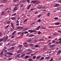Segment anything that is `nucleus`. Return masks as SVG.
Returning <instances> with one entry per match:
<instances>
[{
  "mask_svg": "<svg viewBox=\"0 0 61 61\" xmlns=\"http://www.w3.org/2000/svg\"><path fill=\"white\" fill-rule=\"evenodd\" d=\"M61 52V51L60 50H59L58 51V52H57V55H58L59 54H60V53Z\"/></svg>",
  "mask_w": 61,
  "mask_h": 61,
  "instance_id": "14",
  "label": "nucleus"
},
{
  "mask_svg": "<svg viewBox=\"0 0 61 61\" xmlns=\"http://www.w3.org/2000/svg\"><path fill=\"white\" fill-rule=\"evenodd\" d=\"M19 0H13V1L14 2H17V1H18Z\"/></svg>",
  "mask_w": 61,
  "mask_h": 61,
  "instance_id": "38",
  "label": "nucleus"
},
{
  "mask_svg": "<svg viewBox=\"0 0 61 61\" xmlns=\"http://www.w3.org/2000/svg\"><path fill=\"white\" fill-rule=\"evenodd\" d=\"M38 34L39 35H40V34H41V32H40V31L38 32Z\"/></svg>",
  "mask_w": 61,
  "mask_h": 61,
  "instance_id": "52",
  "label": "nucleus"
},
{
  "mask_svg": "<svg viewBox=\"0 0 61 61\" xmlns=\"http://www.w3.org/2000/svg\"><path fill=\"white\" fill-rule=\"evenodd\" d=\"M44 39H42V38L40 40V41H44Z\"/></svg>",
  "mask_w": 61,
  "mask_h": 61,
  "instance_id": "41",
  "label": "nucleus"
},
{
  "mask_svg": "<svg viewBox=\"0 0 61 61\" xmlns=\"http://www.w3.org/2000/svg\"><path fill=\"white\" fill-rule=\"evenodd\" d=\"M38 22H41V20H40V19H39V20H38L37 22H38Z\"/></svg>",
  "mask_w": 61,
  "mask_h": 61,
  "instance_id": "42",
  "label": "nucleus"
},
{
  "mask_svg": "<svg viewBox=\"0 0 61 61\" xmlns=\"http://www.w3.org/2000/svg\"><path fill=\"white\" fill-rule=\"evenodd\" d=\"M25 56V54L23 53L21 55V56H20V57H21V58H23Z\"/></svg>",
  "mask_w": 61,
  "mask_h": 61,
  "instance_id": "4",
  "label": "nucleus"
},
{
  "mask_svg": "<svg viewBox=\"0 0 61 61\" xmlns=\"http://www.w3.org/2000/svg\"><path fill=\"white\" fill-rule=\"evenodd\" d=\"M27 1V2L28 3H30V0H26Z\"/></svg>",
  "mask_w": 61,
  "mask_h": 61,
  "instance_id": "30",
  "label": "nucleus"
},
{
  "mask_svg": "<svg viewBox=\"0 0 61 61\" xmlns=\"http://www.w3.org/2000/svg\"><path fill=\"white\" fill-rule=\"evenodd\" d=\"M28 61H32L33 60L31 58H30L28 59Z\"/></svg>",
  "mask_w": 61,
  "mask_h": 61,
  "instance_id": "22",
  "label": "nucleus"
},
{
  "mask_svg": "<svg viewBox=\"0 0 61 61\" xmlns=\"http://www.w3.org/2000/svg\"><path fill=\"white\" fill-rule=\"evenodd\" d=\"M27 54L28 55H30V54H31V53L30 52H28L27 53Z\"/></svg>",
  "mask_w": 61,
  "mask_h": 61,
  "instance_id": "51",
  "label": "nucleus"
},
{
  "mask_svg": "<svg viewBox=\"0 0 61 61\" xmlns=\"http://www.w3.org/2000/svg\"><path fill=\"white\" fill-rule=\"evenodd\" d=\"M11 26L12 27V28H14V25L13 24V23H12V22L11 23Z\"/></svg>",
  "mask_w": 61,
  "mask_h": 61,
  "instance_id": "15",
  "label": "nucleus"
},
{
  "mask_svg": "<svg viewBox=\"0 0 61 61\" xmlns=\"http://www.w3.org/2000/svg\"><path fill=\"white\" fill-rule=\"evenodd\" d=\"M10 57V55H8L7 56V57Z\"/></svg>",
  "mask_w": 61,
  "mask_h": 61,
  "instance_id": "63",
  "label": "nucleus"
},
{
  "mask_svg": "<svg viewBox=\"0 0 61 61\" xmlns=\"http://www.w3.org/2000/svg\"><path fill=\"white\" fill-rule=\"evenodd\" d=\"M28 42H31V41H32V40H31V39H30L28 40Z\"/></svg>",
  "mask_w": 61,
  "mask_h": 61,
  "instance_id": "34",
  "label": "nucleus"
},
{
  "mask_svg": "<svg viewBox=\"0 0 61 61\" xmlns=\"http://www.w3.org/2000/svg\"><path fill=\"white\" fill-rule=\"evenodd\" d=\"M27 51H30V52H32V51H32V50H31V49H28L27 50Z\"/></svg>",
  "mask_w": 61,
  "mask_h": 61,
  "instance_id": "24",
  "label": "nucleus"
},
{
  "mask_svg": "<svg viewBox=\"0 0 61 61\" xmlns=\"http://www.w3.org/2000/svg\"><path fill=\"white\" fill-rule=\"evenodd\" d=\"M59 4H56L55 5V7H57V6H59Z\"/></svg>",
  "mask_w": 61,
  "mask_h": 61,
  "instance_id": "23",
  "label": "nucleus"
},
{
  "mask_svg": "<svg viewBox=\"0 0 61 61\" xmlns=\"http://www.w3.org/2000/svg\"><path fill=\"white\" fill-rule=\"evenodd\" d=\"M16 15V13H14L11 16H15Z\"/></svg>",
  "mask_w": 61,
  "mask_h": 61,
  "instance_id": "36",
  "label": "nucleus"
},
{
  "mask_svg": "<svg viewBox=\"0 0 61 61\" xmlns=\"http://www.w3.org/2000/svg\"><path fill=\"white\" fill-rule=\"evenodd\" d=\"M28 33V32L27 31H25L24 32V34H27Z\"/></svg>",
  "mask_w": 61,
  "mask_h": 61,
  "instance_id": "54",
  "label": "nucleus"
},
{
  "mask_svg": "<svg viewBox=\"0 0 61 61\" xmlns=\"http://www.w3.org/2000/svg\"><path fill=\"white\" fill-rule=\"evenodd\" d=\"M14 29V28H11L10 29V31H11V32H13V30Z\"/></svg>",
  "mask_w": 61,
  "mask_h": 61,
  "instance_id": "27",
  "label": "nucleus"
},
{
  "mask_svg": "<svg viewBox=\"0 0 61 61\" xmlns=\"http://www.w3.org/2000/svg\"><path fill=\"white\" fill-rule=\"evenodd\" d=\"M58 2H59V3H61V0H59L58 1Z\"/></svg>",
  "mask_w": 61,
  "mask_h": 61,
  "instance_id": "56",
  "label": "nucleus"
},
{
  "mask_svg": "<svg viewBox=\"0 0 61 61\" xmlns=\"http://www.w3.org/2000/svg\"><path fill=\"white\" fill-rule=\"evenodd\" d=\"M26 2V0H23L22 2V3H25V2Z\"/></svg>",
  "mask_w": 61,
  "mask_h": 61,
  "instance_id": "25",
  "label": "nucleus"
},
{
  "mask_svg": "<svg viewBox=\"0 0 61 61\" xmlns=\"http://www.w3.org/2000/svg\"><path fill=\"white\" fill-rule=\"evenodd\" d=\"M17 29H21V27L19 26L17 28Z\"/></svg>",
  "mask_w": 61,
  "mask_h": 61,
  "instance_id": "35",
  "label": "nucleus"
},
{
  "mask_svg": "<svg viewBox=\"0 0 61 61\" xmlns=\"http://www.w3.org/2000/svg\"><path fill=\"white\" fill-rule=\"evenodd\" d=\"M2 44H3V43L2 42L0 43V46H2Z\"/></svg>",
  "mask_w": 61,
  "mask_h": 61,
  "instance_id": "61",
  "label": "nucleus"
},
{
  "mask_svg": "<svg viewBox=\"0 0 61 61\" xmlns=\"http://www.w3.org/2000/svg\"><path fill=\"white\" fill-rule=\"evenodd\" d=\"M23 6H24V5H23V4H21L20 5V7H23Z\"/></svg>",
  "mask_w": 61,
  "mask_h": 61,
  "instance_id": "28",
  "label": "nucleus"
},
{
  "mask_svg": "<svg viewBox=\"0 0 61 61\" xmlns=\"http://www.w3.org/2000/svg\"><path fill=\"white\" fill-rule=\"evenodd\" d=\"M35 23H36V22L34 21L32 23H31L30 24V25H34V24H35Z\"/></svg>",
  "mask_w": 61,
  "mask_h": 61,
  "instance_id": "40",
  "label": "nucleus"
},
{
  "mask_svg": "<svg viewBox=\"0 0 61 61\" xmlns=\"http://www.w3.org/2000/svg\"><path fill=\"white\" fill-rule=\"evenodd\" d=\"M33 45H34V44H29V45L30 46H33Z\"/></svg>",
  "mask_w": 61,
  "mask_h": 61,
  "instance_id": "48",
  "label": "nucleus"
},
{
  "mask_svg": "<svg viewBox=\"0 0 61 61\" xmlns=\"http://www.w3.org/2000/svg\"><path fill=\"white\" fill-rule=\"evenodd\" d=\"M6 55H10V56H13V54L12 53H10V52H7L6 53Z\"/></svg>",
  "mask_w": 61,
  "mask_h": 61,
  "instance_id": "2",
  "label": "nucleus"
},
{
  "mask_svg": "<svg viewBox=\"0 0 61 61\" xmlns=\"http://www.w3.org/2000/svg\"><path fill=\"white\" fill-rule=\"evenodd\" d=\"M40 28V26H39L35 29L36 30H38L39 29V28Z\"/></svg>",
  "mask_w": 61,
  "mask_h": 61,
  "instance_id": "11",
  "label": "nucleus"
},
{
  "mask_svg": "<svg viewBox=\"0 0 61 61\" xmlns=\"http://www.w3.org/2000/svg\"><path fill=\"white\" fill-rule=\"evenodd\" d=\"M50 58V56L48 57H45V58L46 59H49V58Z\"/></svg>",
  "mask_w": 61,
  "mask_h": 61,
  "instance_id": "32",
  "label": "nucleus"
},
{
  "mask_svg": "<svg viewBox=\"0 0 61 61\" xmlns=\"http://www.w3.org/2000/svg\"><path fill=\"white\" fill-rule=\"evenodd\" d=\"M11 20H15V18L14 17H12L11 18Z\"/></svg>",
  "mask_w": 61,
  "mask_h": 61,
  "instance_id": "20",
  "label": "nucleus"
},
{
  "mask_svg": "<svg viewBox=\"0 0 61 61\" xmlns=\"http://www.w3.org/2000/svg\"><path fill=\"white\" fill-rule=\"evenodd\" d=\"M27 20H28V19H26L24 20V21L23 22V23H25V22H26V21H27Z\"/></svg>",
  "mask_w": 61,
  "mask_h": 61,
  "instance_id": "26",
  "label": "nucleus"
},
{
  "mask_svg": "<svg viewBox=\"0 0 61 61\" xmlns=\"http://www.w3.org/2000/svg\"><path fill=\"white\" fill-rule=\"evenodd\" d=\"M17 9V8L16 7H15L13 9V11L14 12H15Z\"/></svg>",
  "mask_w": 61,
  "mask_h": 61,
  "instance_id": "7",
  "label": "nucleus"
},
{
  "mask_svg": "<svg viewBox=\"0 0 61 61\" xmlns=\"http://www.w3.org/2000/svg\"><path fill=\"white\" fill-rule=\"evenodd\" d=\"M38 46H39L38 45H36L35 46V47H38Z\"/></svg>",
  "mask_w": 61,
  "mask_h": 61,
  "instance_id": "47",
  "label": "nucleus"
},
{
  "mask_svg": "<svg viewBox=\"0 0 61 61\" xmlns=\"http://www.w3.org/2000/svg\"><path fill=\"white\" fill-rule=\"evenodd\" d=\"M20 54H19L18 55H17L15 56V57L16 58H17V57H18V58H20Z\"/></svg>",
  "mask_w": 61,
  "mask_h": 61,
  "instance_id": "9",
  "label": "nucleus"
},
{
  "mask_svg": "<svg viewBox=\"0 0 61 61\" xmlns=\"http://www.w3.org/2000/svg\"><path fill=\"white\" fill-rule=\"evenodd\" d=\"M36 58V56H33V58H32L33 59H35Z\"/></svg>",
  "mask_w": 61,
  "mask_h": 61,
  "instance_id": "49",
  "label": "nucleus"
},
{
  "mask_svg": "<svg viewBox=\"0 0 61 61\" xmlns=\"http://www.w3.org/2000/svg\"><path fill=\"white\" fill-rule=\"evenodd\" d=\"M36 8L37 9H41V8H42V7L41 6H39L36 7Z\"/></svg>",
  "mask_w": 61,
  "mask_h": 61,
  "instance_id": "10",
  "label": "nucleus"
},
{
  "mask_svg": "<svg viewBox=\"0 0 61 61\" xmlns=\"http://www.w3.org/2000/svg\"><path fill=\"white\" fill-rule=\"evenodd\" d=\"M55 46V45H51L50 46V48H53V47H54Z\"/></svg>",
  "mask_w": 61,
  "mask_h": 61,
  "instance_id": "16",
  "label": "nucleus"
},
{
  "mask_svg": "<svg viewBox=\"0 0 61 61\" xmlns=\"http://www.w3.org/2000/svg\"><path fill=\"white\" fill-rule=\"evenodd\" d=\"M44 59V57H42L41 58V59H39V60L40 61H41V60H43Z\"/></svg>",
  "mask_w": 61,
  "mask_h": 61,
  "instance_id": "21",
  "label": "nucleus"
},
{
  "mask_svg": "<svg viewBox=\"0 0 61 61\" xmlns=\"http://www.w3.org/2000/svg\"><path fill=\"white\" fill-rule=\"evenodd\" d=\"M6 49V46H5L4 47V50H5Z\"/></svg>",
  "mask_w": 61,
  "mask_h": 61,
  "instance_id": "60",
  "label": "nucleus"
},
{
  "mask_svg": "<svg viewBox=\"0 0 61 61\" xmlns=\"http://www.w3.org/2000/svg\"><path fill=\"white\" fill-rule=\"evenodd\" d=\"M27 43L25 42L24 43V45L25 46V47H27V46H28V45H27Z\"/></svg>",
  "mask_w": 61,
  "mask_h": 61,
  "instance_id": "6",
  "label": "nucleus"
},
{
  "mask_svg": "<svg viewBox=\"0 0 61 61\" xmlns=\"http://www.w3.org/2000/svg\"><path fill=\"white\" fill-rule=\"evenodd\" d=\"M7 24H10V21H9L7 22Z\"/></svg>",
  "mask_w": 61,
  "mask_h": 61,
  "instance_id": "50",
  "label": "nucleus"
},
{
  "mask_svg": "<svg viewBox=\"0 0 61 61\" xmlns=\"http://www.w3.org/2000/svg\"><path fill=\"white\" fill-rule=\"evenodd\" d=\"M51 44H52V42H51V43H49L48 45L49 46H50V45H51Z\"/></svg>",
  "mask_w": 61,
  "mask_h": 61,
  "instance_id": "55",
  "label": "nucleus"
},
{
  "mask_svg": "<svg viewBox=\"0 0 61 61\" xmlns=\"http://www.w3.org/2000/svg\"><path fill=\"white\" fill-rule=\"evenodd\" d=\"M15 38V36H11V38Z\"/></svg>",
  "mask_w": 61,
  "mask_h": 61,
  "instance_id": "62",
  "label": "nucleus"
},
{
  "mask_svg": "<svg viewBox=\"0 0 61 61\" xmlns=\"http://www.w3.org/2000/svg\"><path fill=\"white\" fill-rule=\"evenodd\" d=\"M28 56H25V58H28Z\"/></svg>",
  "mask_w": 61,
  "mask_h": 61,
  "instance_id": "58",
  "label": "nucleus"
},
{
  "mask_svg": "<svg viewBox=\"0 0 61 61\" xmlns=\"http://www.w3.org/2000/svg\"><path fill=\"white\" fill-rule=\"evenodd\" d=\"M16 31H14L13 32V33H12V36H13V35H15V34L16 33Z\"/></svg>",
  "mask_w": 61,
  "mask_h": 61,
  "instance_id": "19",
  "label": "nucleus"
},
{
  "mask_svg": "<svg viewBox=\"0 0 61 61\" xmlns=\"http://www.w3.org/2000/svg\"><path fill=\"white\" fill-rule=\"evenodd\" d=\"M34 36V35H33V34H30L29 35V37H32V36Z\"/></svg>",
  "mask_w": 61,
  "mask_h": 61,
  "instance_id": "18",
  "label": "nucleus"
},
{
  "mask_svg": "<svg viewBox=\"0 0 61 61\" xmlns=\"http://www.w3.org/2000/svg\"><path fill=\"white\" fill-rule=\"evenodd\" d=\"M40 57H41V56H38L36 58V59H38L39 58H40Z\"/></svg>",
  "mask_w": 61,
  "mask_h": 61,
  "instance_id": "39",
  "label": "nucleus"
},
{
  "mask_svg": "<svg viewBox=\"0 0 61 61\" xmlns=\"http://www.w3.org/2000/svg\"><path fill=\"white\" fill-rule=\"evenodd\" d=\"M41 15H39L38 16H37L38 18H39V17H40V16H41Z\"/></svg>",
  "mask_w": 61,
  "mask_h": 61,
  "instance_id": "53",
  "label": "nucleus"
},
{
  "mask_svg": "<svg viewBox=\"0 0 61 61\" xmlns=\"http://www.w3.org/2000/svg\"><path fill=\"white\" fill-rule=\"evenodd\" d=\"M31 4H30L29 5V6H28L27 7V9L28 10L29 9V8H30V7H31Z\"/></svg>",
  "mask_w": 61,
  "mask_h": 61,
  "instance_id": "13",
  "label": "nucleus"
},
{
  "mask_svg": "<svg viewBox=\"0 0 61 61\" xmlns=\"http://www.w3.org/2000/svg\"><path fill=\"white\" fill-rule=\"evenodd\" d=\"M4 40V39H0V42H2V41H3Z\"/></svg>",
  "mask_w": 61,
  "mask_h": 61,
  "instance_id": "43",
  "label": "nucleus"
},
{
  "mask_svg": "<svg viewBox=\"0 0 61 61\" xmlns=\"http://www.w3.org/2000/svg\"><path fill=\"white\" fill-rule=\"evenodd\" d=\"M55 43V41H53L52 42H51L52 43Z\"/></svg>",
  "mask_w": 61,
  "mask_h": 61,
  "instance_id": "59",
  "label": "nucleus"
},
{
  "mask_svg": "<svg viewBox=\"0 0 61 61\" xmlns=\"http://www.w3.org/2000/svg\"><path fill=\"white\" fill-rule=\"evenodd\" d=\"M4 13H5V12H3L1 13V15H5V14H4Z\"/></svg>",
  "mask_w": 61,
  "mask_h": 61,
  "instance_id": "37",
  "label": "nucleus"
},
{
  "mask_svg": "<svg viewBox=\"0 0 61 61\" xmlns=\"http://www.w3.org/2000/svg\"><path fill=\"white\" fill-rule=\"evenodd\" d=\"M46 48H47L46 46H45L43 47V49L45 50V49H46Z\"/></svg>",
  "mask_w": 61,
  "mask_h": 61,
  "instance_id": "17",
  "label": "nucleus"
},
{
  "mask_svg": "<svg viewBox=\"0 0 61 61\" xmlns=\"http://www.w3.org/2000/svg\"><path fill=\"white\" fill-rule=\"evenodd\" d=\"M36 2V1H31V3H35Z\"/></svg>",
  "mask_w": 61,
  "mask_h": 61,
  "instance_id": "29",
  "label": "nucleus"
},
{
  "mask_svg": "<svg viewBox=\"0 0 61 61\" xmlns=\"http://www.w3.org/2000/svg\"><path fill=\"white\" fill-rule=\"evenodd\" d=\"M15 49V47H12L11 48H9V50H10V51H11V50H14Z\"/></svg>",
  "mask_w": 61,
  "mask_h": 61,
  "instance_id": "5",
  "label": "nucleus"
},
{
  "mask_svg": "<svg viewBox=\"0 0 61 61\" xmlns=\"http://www.w3.org/2000/svg\"><path fill=\"white\" fill-rule=\"evenodd\" d=\"M54 20H57L58 19V17H56L54 18Z\"/></svg>",
  "mask_w": 61,
  "mask_h": 61,
  "instance_id": "46",
  "label": "nucleus"
},
{
  "mask_svg": "<svg viewBox=\"0 0 61 61\" xmlns=\"http://www.w3.org/2000/svg\"><path fill=\"white\" fill-rule=\"evenodd\" d=\"M8 38V36H7L6 37L4 38L3 39L5 41H6Z\"/></svg>",
  "mask_w": 61,
  "mask_h": 61,
  "instance_id": "3",
  "label": "nucleus"
},
{
  "mask_svg": "<svg viewBox=\"0 0 61 61\" xmlns=\"http://www.w3.org/2000/svg\"><path fill=\"white\" fill-rule=\"evenodd\" d=\"M21 34H22V32H20L18 33V35H21Z\"/></svg>",
  "mask_w": 61,
  "mask_h": 61,
  "instance_id": "45",
  "label": "nucleus"
},
{
  "mask_svg": "<svg viewBox=\"0 0 61 61\" xmlns=\"http://www.w3.org/2000/svg\"><path fill=\"white\" fill-rule=\"evenodd\" d=\"M22 51L23 50L22 49L20 50H19V51H20V52H22Z\"/></svg>",
  "mask_w": 61,
  "mask_h": 61,
  "instance_id": "64",
  "label": "nucleus"
},
{
  "mask_svg": "<svg viewBox=\"0 0 61 61\" xmlns=\"http://www.w3.org/2000/svg\"><path fill=\"white\" fill-rule=\"evenodd\" d=\"M54 26H50V27H49V28H52Z\"/></svg>",
  "mask_w": 61,
  "mask_h": 61,
  "instance_id": "57",
  "label": "nucleus"
},
{
  "mask_svg": "<svg viewBox=\"0 0 61 61\" xmlns=\"http://www.w3.org/2000/svg\"><path fill=\"white\" fill-rule=\"evenodd\" d=\"M3 51H2L1 52V56H3V53H4V52H3Z\"/></svg>",
  "mask_w": 61,
  "mask_h": 61,
  "instance_id": "33",
  "label": "nucleus"
},
{
  "mask_svg": "<svg viewBox=\"0 0 61 61\" xmlns=\"http://www.w3.org/2000/svg\"><path fill=\"white\" fill-rule=\"evenodd\" d=\"M59 23H55V25H59Z\"/></svg>",
  "mask_w": 61,
  "mask_h": 61,
  "instance_id": "44",
  "label": "nucleus"
},
{
  "mask_svg": "<svg viewBox=\"0 0 61 61\" xmlns=\"http://www.w3.org/2000/svg\"><path fill=\"white\" fill-rule=\"evenodd\" d=\"M18 47H19V49H21L22 47V45H19L18 46Z\"/></svg>",
  "mask_w": 61,
  "mask_h": 61,
  "instance_id": "12",
  "label": "nucleus"
},
{
  "mask_svg": "<svg viewBox=\"0 0 61 61\" xmlns=\"http://www.w3.org/2000/svg\"><path fill=\"white\" fill-rule=\"evenodd\" d=\"M36 30H29L28 31V32H30V33H33V32H36Z\"/></svg>",
  "mask_w": 61,
  "mask_h": 61,
  "instance_id": "1",
  "label": "nucleus"
},
{
  "mask_svg": "<svg viewBox=\"0 0 61 61\" xmlns=\"http://www.w3.org/2000/svg\"><path fill=\"white\" fill-rule=\"evenodd\" d=\"M24 33L22 32L21 33V37H23V36H24Z\"/></svg>",
  "mask_w": 61,
  "mask_h": 61,
  "instance_id": "31",
  "label": "nucleus"
},
{
  "mask_svg": "<svg viewBox=\"0 0 61 61\" xmlns=\"http://www.w3.org/2000/svg\"><path fill=\"white\" fill-rule=\"evenodd\" d=\"M7 1V0H2L1 2L2 3H6Z\"/></svg>",
  "mask_w": 61,
  "mask_h": 61,
  "instance_id": "8",
  "label": "nucleus"
}]
</instances>
